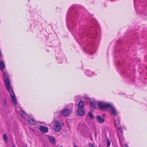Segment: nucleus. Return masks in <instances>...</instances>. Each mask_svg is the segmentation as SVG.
Wrapping results in <instances>:
<instances>
[{"instance_id": "f257e3e1", "label": "nucleus", "mask_w": 147, "mask_h": 147, "mask_svg": "<svg viewBox=\"0 0 147 147\" xmlns=\"http://www.w3.org/2000/svg\"><path fill=\"white\" fill-rule=\"evenodd\" d=\"M6 88L10 94L11 96V101L13 104L15 105H17L18 104L17 99L15 97V94L11 86H7V87H6Z\"/></svg>"}, {"instance_id": "f03ea898", "label": "nucleus", "mask_w": 147, "mask_h": 147, "mask_svg": "<svg viewBox=\"0 0 147 147\" xmlns=\"http://www.w3.org/2000/svg\"><path fill=\"white\" fill-rule=\"evenodd\" d=\"M110 104V103H107L103 102H98V105L100 109H107L109 108Z\"/></svg>"}, {"instance_id": "7ed1b4c3", "label": "nucleus", "mask_w": 147, "mask_h": 147, "mask_svg": "<svg viewBox=\"0 0 147 147\" xmlns=\"http://www.w3.org/2000/svg\"><path fill=\"white\" fill-rule=\"evenodd\" d=\"M53 127L54 130L57 132L60 131L61 128L60 122L57 121H56L54 122Z\"/></svg>"}, {"instance_id": "20e7f679", "label": "nucleus", "mask_w": 147, "mask_h": 147, "mask_svg": "<svg viewBox=\"0 0 147 147\" xmlns=\"http://www.w3.org/2000/svg\"><path fill=\"white\" fill-rule=\"evenodd\" d=\"M71 109H68L66 108L63 109L61 111V114L64 116H67L69 115L71 113Z\"/></svg>"}, {"instance_id": "39448f33", "label": "nucleus", "mask_w": 147, "mask_h": 147, "mask_svg": "<svg viewBox=\"0 0 147 147\" xmlns=\"http://www.w3.org/2000/svg\"><path fill=\"white\" fill-rule=\"evenodd\" d=\"M4 74V77L6 78L4 80V82L5 85V87H7L8 86H11L10 85V83L9 79L8 78V75L7 73L4 71L3 72Z\"/></svg>"}, {"instance_id": "423d86ee", "label": "nucleus", "mask_w": 147, "mask_h": 147, "mask_svg": "<svg viewBox=\"0 0 147 147\" xmlns=\"http://www.w3.org/2000/svg\"><path fill=\"white\" fill-rule=\"evenodd\" d=\"M109 108H110L111 113L114 116H116L117 115V112L115 109L113 107L111 104H110V105L109 106Z\"/></svg>"}, {"instance_id": "0eeeda50", "label": "nucleus", "mask_w": 147, "mask_h": 147, "mask_svg": "<svg viewBox=\"0 0 147 147\" xmlns=\"http://www.w3.org/2000/svg\"><path fill=\"white\" fill-rule=\"evenodd\" d=\"M39 130L43 133H46L48 131V128L45 126H41L39 128Z\"/></svg>"}, {"instance_id": "6e6552de", "label": "nucleus", "mask_w": 147, "mask_h": 147, "mask_svg": "<svg viewBox=\"0 0 147 147\" xmlns=\"http://www.w3.org/2000/svg\"><path fill=\"white\" fill-rule=\"evenodd\" d=\"M80 111H79V113L78 112V109L77 113L80 116H82L85 114V109L84 108H81L80 109Z\"/></svg>"}, {"instance_id": "1a4fd4ad", "label": "nucleus", "mask_w": 147, "mask_h": 147, "mask_svg": "<svg viewBox=\"0 0 147 147\" xmlns=\"http://www.w3.org/2000/svg\"><path fill=\"white\" fill-rule=\"evenodd\" d=\"M84 102H83L82 101H80L79 102L78 104V112L79 113V111H80V109L81 108H84Z\"/></svg>"}, {"instance_id": "9d476101", "label": "nucleus", "mask_w": 147, "mask_h": 147, "mask_svg": "<svg viewBox=\"0 0 147 147\" xmlns=\"http://www.w3.org/2000/svg\"><path fill=\"white\" fill-rule=\"evenodd\" d=\"M5 68V64L4 61L3 60H0V69L3 71V69Z\"/></svg>"}, {"instance_id": "9b49d317", "label": "nucleus", "mask_w": 147, "mask_h": 147, "mask_svg": "<svg viewBox=\"0 0 147 147\" xmlns=\"http://www.w3.org/2000/svg\"><path fill=\"white\" fill-rule=\"evenodd\" d=\"M28 123L31 126H33L36 123V122L34 119L30 118L28 120Z\"/></svg>"}, {"instance_id": "f8f14e48", "label": "nucleus", "mask_w": 147, "mask_h": 147, "mask_svg": "<svg viewBox=\"0 0 147 147\" xmlns=\"http://www.w3.org/2000/svg\"><path fill=\"white\" fill-rule=\"evenodd\" d=\"M96 118L97 121L100 123H102L104 121V119L99 116H97Z\"/></svg>"}, {"instance_id": "ddd939ff", "label": "nucleus", "mask_w": 147, "mask_h": 147, "mask_svg": "<svg viewBox=\"0 0 147 147\" xmlns=\"http://www.w3.org/2000/svg\"><path fill=\"white\" fill-rule=\"evenodd\" d=\"M20 115L23 118L25 119L26 116V113L23 111H20Z\"/></svg>"}, {"instance_id": "4468645a", "label": "nucleus", "mask_w": 147, "mask_h": 147, "mask_svg": "<svg viewBox=\"0 0 147 147\" xmlns=\"http://www.w3.org/2000/svg\"><path fill=\"white\" fill-rule=\"evenodd\" d=\"M3 139L4 141L5 142H7L8 141V139L7 138V136H6V135L5 134H3Z\"/></svg>"}, {"instance_id": "2eb2a0df", "label": "nucleus", "mask_w": 147, "mask_h": 147, "mask_svg": "<svg viewBox=\"0 0 147 147\" xmlns=\"http://www.w3.org/2000/svg\"><path fill=\"white\" fill-rule=\"evenodd\" d=\"M49 139L51 143H55V140L53 137H49Z\"/></svg>"}, {"instance_id": "dca6fc26", "label": "nucleus", "mask_w": 147, "mask_h": 147, "mask_svg": "<svg viewBox=\"0 0 147 147\" xmlns=\"http://www.w3.org/2000/svg\"><path fill=\"white\" fill-rule=\"evenodd\" d=\"M88 115L89 117L91 118H94L93 115L91 113H89L88 114Z\"/></svg>"}, {"instance_id": "f3484780", "label": "nucleus", "mask_w": 147, "mask_h": 147, "mask_svg": "<svg viewBox=\"0 0 147 147\" xmlns=\"http://www.w3.org/2000/svg\"><path fill=\"white\" fill-rule=\"evenodd\" d=\"M118 128H119V130L121 132V133L123 134V130L121 128V127H118Z\"/></svg>"}, {"instance_id": "a211bd4d", "label": "nucleus", "mask_w": 147, "mask_h": 147, "mask_svg": "<svg viewBox=\"0 0 147 147\" xmlns=\"http://www.w3.org/2000/svg\"><path fill=\"white\" fill-rule=\"evenodd\" d=\"M110 142L109 140H107V146H110Z\"/></svg>"}, {"instance_id": "6ab92c4d", "label": "nucleus", "mask_w": 147, "mask_h": 147, "mask_svg": "<svg viewBox=\"0 0 147 147\" xmlns=\"http://www.w3.org/2000/svg\"><path fill=\"white\" fill-rule=\"evenodd\" d=\"M91 105L94 108L95 107V105L93 102H92L91 103Z\"/></svg>"}, {"instance_id": "aec40b11", "label": "nucleus", "mask_w": 147, "mask_h": 147, "mask_svg": "<svg viewBox=\"0 0 147 147\" xmlns=\"http://www.w3.org/2000/svg\"><path fill=\"white\" fill-rule=\"evenodd\" d=\"M89 147H95L91 143L88 144Z\"/></svg>"}, {"instance_id": "412c9836", "label": "nucleus", "mask_w": 147, "mask_h": 147, "mask_svg": "<svg viewBox=\"0 0 147 147\" xmlns=\"http://www.w3.org/2000/svg\"><path fill=\"white\" fill-rule=\"evenodd\" d=\"M114 124L115 126L116 125H117V124H116L115 120V119H114Z\"/></svg>"}, {"instance_id": "4be33fe9", "label": "nucleus", "mask_w": 147, "mask_h": 147, "mask_svg": "<svg viewBox=\"0 0 147 147\" xmlns=\"http://www.w3.org/2000/svg\"><path fill=\"white\" fill-rule=\"evenodd\" d=\"M6 100H4V104L5 105H6Z\"/></svg>"}, {"instance_id": "5701e85b", "label": "nucleus", "mask_w": 147, "mask_h": 147, "mask_svg": "<svg viewBox=\"0 0 147 147\" xmlns=\"http://www.w3.org/2000/svg\"><path fill=\"white\" fill-rule=\"evenodd\" d=\"M124 147H128L125 144L124 146Z\"/></svg>"}, {"instance_id": "b1692460", "label": "nucleus", "mask_w": 147, "mask_h": 147, "mask_svg": "<svg viewBox=\"0 0 147 147\" xmlns=\"http://www.w3.org/2000/svg\"><path fill=\"white\" fill-rule=\"evenodd\" d=\"M117 120H118V123H119V124L120 123L119 120L118 119Z\"/></svg>"}, {"instance_id": "393cba45", "label": "nucleus", "mask_w": 147, "mask_h": 147, "mask_svg": "<svg viewBox=\"0 0 147 147\" xmlns=\"http://www.w3.org/2000/svg\"><path fill=\"white\" fill-rule=\"evenodd\" d=\"M74 147H78L77 146H76V145H75Z\"/></svg>"}, {"instance_id": "a878e982", "label": "nucleus", "mask_w": 147, "mask_h": 147, "mask_svg": "<svg viewBox=\"0 0 147 147\" xmlns=\"http://www.w3.org/2000/svg\"><path fill=\"white\" fill-rule=\"evenodd\" d=\"M13 147H16L15 145H13Z\"/></svg>"}]
</instances>
